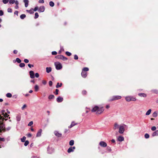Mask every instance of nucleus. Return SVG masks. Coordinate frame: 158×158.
I'll return each mask as SVG.
<instances>
[{"label":"nucleus","mask_w":158,"mask_h":158,"mask_svg":"<svg viewBox=\"0 0 158 158\" xmlns=\"http://www.w3.org/2000/svg\"><path fill=\"white\" fill-rule=\"evenodd\" d=\"M127 102H129L131 101H135L136 99L135 97L131 96H127L125 98Z\"/></svg>","instance_id":"1"},{"label":"nucleus","mask_w":158,"mask_h":158,"mask_svg":"<svg viewBox=\"0 0 158 158\" xmlns=\"http://www.w3.org/2000/svg\"><path fill=\"white\" fill-rule=\"evenodd\" d=\"M55 65L56 69L57 70H60L62 68V66L61 64L58 62H55Z\"/></svg>","instance_id":"2"},{"label":"nucleus","mask_w":158,"mask_h":158,"mask_svg":"<svg viewBox=\"0 0 158 158\" xmlns=\"http://www.w3.org/2000/svg\"><path fill=\"white\" fill-rule=\"evenodd\" d=\"M121 98V97L120 96H115L112 97V98L109 100L110 101H112L120 99Z\"/></svg>","instance_id":"3"},{"label":"nucleus","mask_w":158,"mask_h":158,"mask_svg":"<svg viewBox=\"0 0 158 158\" xmlns=\"http://www.w3.org/2000/svg\"><path fill=\"white\" fill-rule=\"evenodd\" d=\"M125 131L124 127L123 125H120L119 128V132L120 134H123Z\"/></svg>","instance_id":"4"},{"label":"nucleus","mask_w":158,"mask_h":158,"mask_svg":"<svg viewBox=\"0 0 158 158\" xmlns=\"http://www.w3.org/2000/svg\"><path fill=\"white\" fill-rule=\"evenodd\" d=\"M5 130L4 125L2 123V121H0V132H2V131Z\"/></svg>","instance_id":"5"},{"label":"nucleus","mask_w":158,"mask_h":158,"mask_svg":"<svg viewBox=\"0 0 158 158\" xmlns=\"http://www.w3.org/2000/svg\"><path fill=\"white\" fill-rule=\"evenodd\" d=\"M104 109L103 107H99L98 106V109H97V114H101L104 111Z\"/></svg>","instance_id":"6"},{"label":"nucleus","mask_w":158,"mask_h":158,"mask_svg":"<svg viewBox=\"0 0 158 158\" xmlns=\"http://www.w3.org/2000/svg\"><path fill=\"white\" fill-rule=\"evenodd\" d=\"M57 59L62 60H67V58L62 55L57 56L56 57Z\"/></svg>","instance_id":"7"},{"label":"nucleus","mask_w":158,"mask_h":158,"mask_svg":"<svg viewBox=\"0 0 158 158\" xmlns=\"http://www.w3.org/2000/svg\"><path fill=\"white\" fill-rule=\"evenodd\" d=\"M119 125L117 123H115L114 124L113 129L114 130H115L119 127Z\"/></svg>","instance_id":"8"},{"label":"nucleus","mask_w":158,"mask_h":158,"mask_svg":"<svg viewBox=\"0 0 158 158\" xmlns=\"http://www.w3.org/2000/svg\"><path fill=\"white\" fill-rule=\"evenodd\" d=\"M29 74L30 77L31 78H34L35 77V74L34 72L32 71H30L29 72Z\"/></svg>","instance_id":"9"},{"label":"nucleus","mask_w":158,"mask_h":158,"mask_svg":"<svg viewBox=\"0 0 158 158\" xmlns=\"http://www.w3.org/2000/svg\"><path fill=\"white\" fill-rule=\"evenodd\" d=\"M99 145L102 147H105L107 146V144L104 141H101L99 143Z\"/></svg>","instance_id":"10"},{"label":"nucleus","mask_w":158,"mask_h":158,"mask_svg":"<svg viewBox=\"0 0 158 158\" xmlns=\"http://www.w3.org/2000/svg\"><path fill=\"white\" fill-rule=\"evenodd\" d=\"M75 149V147H70L68 150V153H70L71 152H73L74 150Z\"/></svg>","instance_id":"11"},{"label":"nucleus","mask_w":158,"mask_h":158,"mask_svg":"<svg viewBox=\"0 0 158 158\" xmlns=\"http://www.w3.org/2000/svg\"><path fill=\"white\" fill-rule=\"evenodd\" d=\"M124 140V138L123 137L121 136H118L117 138V140L119 142H122Z\"/></svg>","instance_id":"12"},{"label":"nucleus","mask_w":158,"mask_h":158,"mask_svg":"<svg viewBox=\"0 0 158 158\" xmlns=\"http://www.w3.org/2000/svg\"><path fill=\"white\" fill-rule=\"evenodd\" d=\"M97 109H98V106H96L93 108L91 110V111L93 112H96L97 113Z\"/></svg>","instance_id":"13"},{"label":"nucleus","mask_w":158,"mask_h":158,"mask_svg":"<svg viewBox=\"0 0 158 158\" xmlns=\"http://www.w3.org/2000/svg\"><path fill=\"white\" fill-rule=\"evenodd\" d=\"M56 100L58 102H61L63 100V98L62 97H59L57 98Z\"/></svg>","instance_id":"14"},{"label":"nucleus","mask_w":158,"mask_h":158,"mask_svg":"<svg viewBox=\"0 0 158 158\" xmlns=\"http://www.w3.org/2000/svg\"><path fill=\"white\" fill-rule=\"evenodd\" d=\"M23 2L25 3V7H27L28 6V0H23Z\"/></svg>","instance_id":"15"},{"label":"nucleus","mask_w":158,"mask_h":158,"mask_svg":"<svg viewBox=\"0 0 158 158\" xmlns=\"http://www.w3.org/2000/svg\"><path fill=\"white\" fill-rule=\"evenodd\" d=\"M81 74L82 77L84 78L86 77L87 75V73L83 71H82Z\"/></svg>","instance_id":"16"},{"label":"nucleus","mask_w":158,"mask_h":158,"mask_svg":"<svg viewBox=\"0 0 158 158\" xmlns=\"http://www.w3.org/2000/svg\"><path fill=\"white\" fill-rule=\"evenodd\" d=\"M55 135L58 137H60L61 136V134L59 133L57 131H55L54 132Z\"/></svg>","instance_id":"17"},{"label":"nucleus","mask_w":158,"mask_h":158,"mask_svg":"<svg viewBox=\"0 0 158 158\" xmlns=\"http://www.w3.org/2000/svg\"><path fill=\"white\" fill-rule=\"evenodd\" d=\"M153 136H158V130H157L154 131L152 134Z\"/></svg>","instance_id":"18"},{"label":"nucleus","mask_w":158,"mask_h":158,"mask_svg":"<svg viewBox=\"0 0 158 158\" xmlns=\"http://www.w3.org/2000/svg\"><path fill=\"white\" fill-rule=\"evenodd\" d=\"M26 11L27 12L29 13L30 14H32L34 13V10L33 9H31L29 10H27Z\"/></svg>","instance_id":"19"},{"label":"nucleus","mask_w":158,"mask_h":158,"mask_svg":"<svg viewBox=\"0 0 158 158\" xmlns=\"http://www.w3.org/2000/svg\"><path fill=\"white\" fill-rule=\"evenodd\" d=\"M52 71V69L51 67H47L46 68V71L47 73H49Z\"/></svg>","instance_id":"20"},{"label":"nucleus","mask_w":158,"mask_h":158,"mask_svg":"<svg viewBox=\"0 0 158 158\" xmlns=\"http://www.w3.org/2000/svg\"><path fill=\"white\" fill-rule=\"evenodd\" d=\"M15 4H16V6H15V8L16 9H18L19 8L18 4L19 3L18 1L17 0L15 1Z\"/></svg>","instance_id":"21"},{"label":"nucleus","mask_w":158,"mask_h":158,"mask_svg":"<svg viewBox=\"0 0 158 158\" xmlns=\"http://www.w3.org/2000/svg\"><path fill=\"white\" fill-rule=\"evenodd\" d=\"M77 124V123H75L74 122H73L70 125L69 127V128H71L72 127H73V126L75 125H76Z\"/></svg>","instance_id":"22"},{"label":"nucleus","mask_w":158,"mask_h":158,"mask_svg":"<svg viewBox=\"0 0 158 158\" xmlns=\"http://www.w3.org/2000/svg\"><path fill=\"white\" fill-rule=\"evenodd\" d=\"M45 10V8L44 6L40 7V12H43Z\"/></svg>","instance_id":"23"},{"label":"nucleus","mask_w":158,"mask_h":158,"mask_svg":"<svg viewBox=\"0 0 158 158\" xmlns=\"http://www.w3.org/2000/svg\"><path fill=\"white\" fill-rule=\"evenodd\" d=\"M157 116V111H155L152 114V116L154 117H156Z\"/></svg>","instance_id":"24"},{"label":"nucleus","mask_w":158,"mask_h":158,"mask_svg":"<svg viewBox=\"0 0 158 158\" xmlns=\"http://www.w3.org/2000/svg\"><path fill=\"white\" fill-rule=\"evenodd\" d=\"M138 95L140 97H146V95L143 93H139Z\"/></svg>","instance_id":"25"},{"label":"nucleus","mask_w":158,"mask_h":158,"mask_svg":"<svg viewBox=\"0 0 158 158\" xmlns=\"http://www.w3.org/2000/svg\"><path fill=\"white\" fill-rule=\"evenodd\" d=\"M152 110L151 109H149L146 113V115H149L151 112Z\"/></svg>","instance_id":"26"},{"label":"nucleus","mask_w":158,"mask_h":158,"mask_svg":"<svg viewBox=\"0 0 158 158\" xmlns=\"http://www.w3.org/2000/svg\"><path fill=\"white\" fill-rule=\"evenodd\" d=\"M74 141L73 140H71L69 143V145L70 146H72L74 144Z\"/></svg>","instance_id":"27"},{"label":"nucleus","mask_w":158,"mask_h":158,"mask_svg":"<svg viewBox=\"0 0 158 158\" xmlns=\"http://www.w3.org/2000/svg\"><path fill=\"white\" fill-rule=\"evenodd\" d=\"M2 111L3 113L2 114L5 118L9 116V115H8L7 113H5V114H4V112H5L4 110Z\"/></svg>","instance_id":"28"},{"label":"nucleus","mask_w":158,"mask_h":158,"mask_svg":"<svg viewBox=\"0 0 158 158\" xmlns=\"http://www.w3.org/2000/svg\"><path fill=\"white\" fill-rule=\"evenodd\" d=\"M26 17V15L25 14H22L20 16V18L22 19H24Z\"/></svg>","instance_id":"29"},{"label":"nucleus","mask_w":158,"mask_h":158,"mask_svg":"<svg viewBox=\"0 0 158 158\" xmlns=\"http://www.w3.org/2000/svg\"><path fill=\"white\" fill-rule=\"evenodd\" d=\"M6 96L8 98H11L12 97V94L10 93H8L6 94Z\"/></svg>","instance_id":"30"},{"label":"nucleus","mask_w":158,"mask_h":158,"mask_svg":"<svg viewBox=\"0 0 158 158\" xmlns=\"http://www.w3.org/2000/svg\"><path fill=\"white\" fill-rule=\"evenodd\" d=\"M49 5L50 6H51L52 7H53L54 5V3L53 2L50 1L49 2Z\"/></svg>","instance_id":"31"},{"label":"nucleus","mask_w":158,"mask_h":158,"mask_svg":"<svg viewBox=\"0 0 158 158\" xmlns=\"http://www.w3.org/2000/svg\"><path fill=\"white\" fill-rule=\"evenodd\" d=\"M26 139V137L25 136H23V138L21 139V142H25Z\"/></svg>","instance_id":"32"},{"label":"nucleus","mask_w":158,"mask_h":158,"mask_svg":"<svg viewBox=\"0 0 158 158\" xmlns=\"http://www.w3.org/2000/svg\"><path fill=\"white\" fill-rule=\"evenodd\" d=\"M16 120L18 121H20L21 119V117L20 116L18 115L16 116Z\"/></svg>","instance_id":"33"},{"label":"nucleus","mask_w":158,"mask_h":158,"mask_svg":"<svg viewBox=\"0 0 158 158\" xmlns=\"http://www.w3.org/2000/svg\"><path fill=\"white\" fill-rule=\"evenodd\" d=\"M54 97V96L53 95H50L48 97V98L50 99H52Z\"/></svg>","instance_id":"34"},{"label":"nucleus","mask_w":158,"mask_h":158,"mask_svg":"<svg viewBox=\"0 0 158 158\" xmlns=\"http://www.w3.org/2000/svg\"><path fill=\"white\" fill-rule=\"evenodd\" d=\"M38 89H39V86H38V85H35V90L36 91H38Z\"/></svg>","instance_id":"35"},{"label":"nucleus","mask_w":158,"mask_h":158,"mask_svg":"<svg viewBox=\"0 0 158 158\" xmlns=\"http://www.w3.org/2000/svg\"><path fill=\"white\" fill-rule=\"evenodd\" d=\"M29 143V142L28 140H26L25 142L24 145L25 146H27Z\"/></svg>","instance_id":"36"},{"label":"nucleus","mask_w":158,"mask_h":158,"mask_svg":"<svg viewBox=\"0 0 158 158\" xmlns=\"http://www.w3.org/2000/svg\"><path fill=\"white\" fill-rule=\"evenodd\" d=\"M89 70V69L88 68L85 67L82 70V71L84 72L87 71Z\"/></svg>","instance_id":"37"},{"label":"nucleus","mask_w":158,"mask_h":158,"mask_svg":"<svg viewBox=\"0 0 158 158\" xmlns=\"http://www.w3.org/2000/svg\"><path fill=\"white\" fill-rule=\"evenodd\" d=\"M39 15L37 13H35V16L34 17V18L35 19H36L38 18L39 17Z\"/></svg>","instance_id":"38"},{"label":"nucleus","mask_w":158,"mask_h":158,"mask_svg":"<svg viewBox=\"0 0 158 158\" xmlns=\"http://www.w3.org/2000/svg\"><path fill=\"white\" fill-rule=\"evenodd\" d=\"M16 61L18 63H20L21 62V60L18 58L16 59Z\"/></svg>","instance_id":"39"},{"label":"nucleus","mask_w":158,"mask_h":158,"mask_svg":"<svg viewBox=\"0 0 158 158\" xmlns=\"http://www.w3.org/2000/svg\"><path fill=\"white\" fill-rule=\"evenodd\" d=\"M25 66V64L24 63H21L19 64V66L21 67H23Z\"/></svg>","instance_id":"40"},{"label":"nucleus","mask_w":158,"mask_h":158,"mask_svg":"<svg viewBox=\"0 0 158 158\" xmlns=\"http://www.w3.org/2000/svg\"><path fill=\"white\" fill-rule=\"evenodd\" d=\"M146 139H148L149 137V135L148 134H146L144 135Z\"/></svg>","instance_id":"41"},{"label":"nucleus","mask_w":158,"mask_h":158,"mask_svg":"<svg viewBox=\"0 0 158 158\" xmlns=\"http://www.w3.org/2000/svg\"><path fill=\"white\" fill-rule=\"evenodd\" d=\"M15 0H10L9 1V3L10 4H13L15 3Z\"/></svg>","instance_id":"42"},{"label":"nucleus","mask_w":158,"mask_h":158,"mask_svg":"<svg viewBox=\"0 0 158 158\" xmlns=\"http://www.w3.org/2000/svg\"><path fill=\"white\" fill-rule=\"evenodd\" d=\"M59 85V83H57V85L56 86V88H58L59 87H60L61 86V85H62V83H60V85Z\"/></svg>","instance_id":"43"},{"label":"nucleus","mask_w":158,"mask_h":158,"mask_svg":"<svg viewBox=\"0 0 158 158\" xmlns=\"http://www.w3.org/2000/svg\"><path fill=\"white\" fill-rule=\"evenodd\" d=\"M65 53L68 56H70L71 55V53L69 52H66Z\"/></svg>","instance_id":"44"},{"label":"nucleus","mask_w":158,"mask_h":158,"mask_svg":"<svg viewBox=\"0 0 158 158\" xmlns=\"http://www.w3.org/2000/svg\"><path fill=\"white\" fill-rule=\"evenodd\" d=\"M9 1L8 0H3L2 2L4 4H6Z\"/></svg>","instance_id":"45"},{"label":"nucleus","mask_w":158,"mask_h":158,"mask_svg":"<svg viewBox=\"0 0 158 158\" xmlns=\"http://www.w3.org/2000/svg\"><path fill=\"white\" fill-rule=\"evenodd\" d=\"M156 129V127L155 126H153L151 128V130L153 131H155Z\"/></svg>","instance_id":"46"},{"label":"nucleus","mask_w":158,"mask_h":158,"mask_svg":"<svg viewBox=\"0 0 158 158\" xmlns=\"http://www.w3.org/2000/svg\"><path fill=\"white\" fill-rule=\"evenodd\" d=\"M33 124V122L32 121L30 122L28 124V126H31Z\"/></svg>","instance_id":"47"},{"label":"nucleus","mask_w":158,"mask_h":158,"mask_svg":"<svg viewBox=\"0 0 158 158\" xmlns=\"http://www.w3.org/2000/svg\"><path fill=\"white\" fill-rule=\"evenodd\" d=\"M7 11L8 12L11 13L12 11V10L11 8H9L7 9Z\"/></svg>","instance_id":"48"},{"label":"nucleus","mask_w":158,"mask_h":158,"mask_svg":"<svg viewBox=\"0 0 158 158\" xmlns=\"http://www.w3.org/2000/svg\"><path fill=\"white\" fill-rule=\"evenodd\" d=\"M4 13L2 10H0V16H2L3 15Z\"/></svg>","instance_id":"49"},{"label":"nucleus","mask_w":158,"mask_h":158,"mask_svg":"<svg viewBox=\"0 0 158 158\" xmlns=\"http://www.w3.org/2000/svg\"><path fill=\"white\" fill-rule=\"evenodd\" d=\"M27 107V105L26 104H24L23 105V106L22 107V110H24V109Z\"/></svg>","instance_id":"50"},{"label":"nucleus","mask_w":158,"mask_h":158,"mask_svg":"<svg viewBox=\"0 0 158 158\" xmlns=\"http://www.w3.org/2000/svg\"><path fill=\"white\" fill-rule=\"evenodd\" d=\"M52 54L53 55H56L57 54V52L56 51H53L52 52Z\"/></svg>","instance_id":"51"},{"label":"nucleus","mask_w":158,"mask_h":158,"mask_svg":"<svg viewBox=\"0 0 158 158\" xmlns=\"http://www.w3.org/2000/svg\"><path fill=\"white\" fill-rule=\"evenodd\" d=\"M74 59L75 60H77L78 59V57L77 55H75L74 56Z\"/></svg>","instance_id":"52"},{"label":"nucleus","mask_w":158,"mask_h":158,"mask_svg":"<svg viewBox=\"0 0 158 158\" xmlns=\"http://www.w3.org/2000/svg\"><path fill=\"white\" fill-rule=\"evenodd\" d=\"M39 74L38 73H36L35 74V76L36 77H37V78L38 77H39Z\"/></svg>","instance_id":"53"},{"label":"nucleus","mask_w":158,"mask_h":158,"mask_svg":"<svg viewBox=\"0 0 158 158\" xmlns=\"http://www.w3.org/2000/svg\"><path fill=\"white\" fill-rule=\"evenodd\" d=\"M52 81H50L49 82V85L50 86H52Z\"/></svg>","instance_id":"54"},{"label":"nucleus","mask_w":158,"mask_h":158,"mask_svg":"<svg viewBox=\"0 0 158 158\" xmlns=\"http://www.w3.org/2000/svg\"><path fill=\"white\" fill-rule=\"evenodd\" d=\"M27 137H31V134L30 133H28V134H27Z\"/></svg>","instance_id":"55"},{"label":"nucleus","mask_w":158,"mask_h":158,"mask_svg":"<svg viewBox=\"0 0 158 158\" xmlns=\"http://www.w3.org/2000/svg\"><path fill=\"white\" fill-rule=\"evenodd\" d=\"M24 61L26 63H28L29 62V60L27 59H25L24 60Z\"/></svg>","instance_id":"56"},{"label":"nucleus","mask_w":158,"mask_h":158,"mask_svg":"<svg viewBox=\"0 0 158 158\" xmlns=\"http://www.w3.org/2000/svg\"><path fill=\"white\" fill-rule=\"evenodd\" d=\"M28 66L30 68H31V67H33V65L31 64H28Z\"/></svg>","instance_id":"57"},{"label":"nucleus","mask_w":158,"mask_h":158,"mask_svg":"<svg viewBox=\"0 0 158 158\" xmlns=\"http://www.w3.org/2000/svg\"><path fill=\"white\" fill-rule=\"evenodd\" d=\"M5 140V139L3 138H1L0 137V141H4Z\"/></svg>","instance_id":"58"},{"label":"nucleus","mask_w":158,"mask_h":158,"mask_svg":"<svg viewBox=\"0 0 158 158\" xmlns=\"http://www.w3.org/2000/svg\"><path fill=\"white\" fill-rule=\"evenodd\" d=\"M38 9V7H35L34 9H33L34 11H37Z\"/></svg>","instance_id":"59"},{"label":"nucleus","mask_w":158,"mask_h":158,"mask_svg":"<svg viewBox=\"0 0 158 158\" xmlns=\"http://www.w3.org/2000/svg\"><path fill=\"white\" fill-rule=\"evenodd\" d=\"M58 91H59V90L58 89H56V93H55V94H56V95H57L58 94Z\"/></svg>","instance_id":"60"},{"label":"nucleus","mask_w":158,"mask_h":158,"mask_svg":"<svg viewBox=\"0 0 158 158\" xmlns=\"http://www.w3.org/2000/svg\"><path fill=\"white\" fill-rule=\"evenodd\" d=\"M42 83L44 85H45L46 83V81L45 80L43 81H42Z\"/></svg>","instance_id":"61"},{"label":"nucleus","mask_w":158,"mask_h":158,"mask_svg":"<svg viewBox=\"0 0 158 158\" xmlns=\"http://www.w3.org/2000/svg\"><path fill=\"white\" fill-rule=\"evenodd\" d=\"M40 136V131H38L36 135V136L39 137Z\"/></svg>","instance_id":"62"},{"label":"nucleus","mask_w":158,"mask_h":158,"mask_svg":"<svg viewBox=\"0 0 158 158\" xmlns=\"http://www.w3.org/2000/svg\"><path fill=\"white\" fill-rule=\"evenodd\" d=\"M18 52V51L16 50H14L13 51V52L14 54H17Z\"/></svg>","instance_id":"63"},{"label":"nucleus","mask_w":158,"mask_h":158,"mask_svg":"<svg viewBox=\"0 0 158 158\" xmlns=\"http://www.w3.org/2000/svg\"><path fill=\"white\" fill-rule=\"evenodd\" d=\"M82 93L83 94H85L86 93V92L85 91H83Z\"/></svg>","instance_id":"64"}]
</instances>
